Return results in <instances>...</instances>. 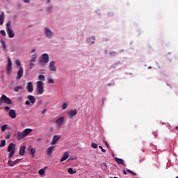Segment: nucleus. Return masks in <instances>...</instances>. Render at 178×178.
I'll return each mask as SVG.
<instances>
[{
	"label": "nucleus",
	"instance_id": "nucleus-1",
	"mask_svg": "<svg viewBox=\"0 0 178 178\" xmlns=\"http://www.w3.org/2000/svg\"><path fill=\"white\" fill-rule=\"evenodd\" d=\"M49 62V56L47 54H43L42 58L39 60L40 66H44Z\"/></svg>",
	"mask_w": 178,
	"mask_h": 178
},
{
	"label": "nucleus",
	"instance_id": "nucleus-2",
	"mask_svg": "<svg viewBox=\"0 0 178 178\" xmlns=\"http://www.w3.org/2000/svg\"><path fill=\"white\" fill-rule=\"evenodd\" d=\"M37 84V92L39 95L44 94V82L38 81L36 82Z\"/></svg>",
	"mask_w": 178,
	"mask_h": 178
},
{
	"label": "nucleus",
	"instance_id": "nucleus-3",
	"mask_svg": "<svg viewBox=\"0 0 178 178\" xmlns=\"http://www.w3.org/2000/svg\"><path fill=\"white\" fill-rule=\"evenodd\" d=\"M26 98L29 100L25 102V105H34V104H35V97L33 95H29L26 97Z\"/></svg>",
	"mask_w": 178,
	"mask_h": 178
},
{
	"label": "nucleus",
	"instance_id": "nucleus-4",
	"mask_svg": "<svg viewBox=\"0 0 178 178\" xmlns=\"http://www.w3.org/2000/svg\"><path fill=\"white\" fill-rule=\"evenodd\" d=\"M0 101L4 102V104H6V105H12V100H10V98L8 97L5 95H3L0 97Z\"/></svg>",
	"mask_w": 178,
	"mask_h": 178
},
{
	"label": "nucleus",
	"instance_id": "nucleus-5",
	"mask_svg": "<svg viewBox=\"0 0 178 178\" xmlns=\"http://www.w3.org/2000/svg\"><path fill=\"white\" fill-rule=\"evenodd\" d=\"M12 72V60L10 58H8V64L6 66V73L8 76H10V73Z\"/></svg>",
	"mask_w": 178,
	"mask_h": 178
},
{
	"label": "nucleus",
	"instance_id": "nucleus-6",
	"mask_svg": "<svg viewBox=\"0 0 178 178\" xmlns=\"http://www.w3.org/2000/svg\"><path fill=\"white\" fill-rule=\"evenodd\" d=\"M36 61H37V55L33 54L32 56L31 60L29 61V69H33V67H34V66L35 65L34 63Z\"/></svg>",
	"mask_w": 178,
	"mask_h": 178
},
{
	"label": "nucleus",
	"instance_id": "nucleus-7",
	"mask_svg": "<svg viewBox=\"0 0 178 178\" xmlns=\"http://www.w3.org/2000/svg\"><path fill=\"white\" fill-rule=\"evenodd\" d=\"M44 35L45 37H47V38H52V37H54V33L51 32L49 28L45 27L44 28Z\"/></svg>",
	"mask_w": 178,
	"mask_h": 178
},
{
	"label": "nucleus",
	"instance_id": "nucleus-8",
	"mask_svg": "<svg viewBox=\"0 0 178 178\" xmlns=\"http://www.w3.org/2000/svg\"><path fill=\"white\" fill-rule=\"evenodd\" d=\"M23 73H24V70L23 67H21L17 73L16 80H20L23 77Z\"/></svg>",
	"mask_w": 178,
	"mask_h": 178
},
{
	"label": "nucleus",
	"instance_id": "nucleus-9",
	"mask_svg": "<svg viewBox=\"0 0 178 178\" xmlns=\"http://www.w3.org/2000/svg\"><path fill=\"white\" fill-rule=\"evenodd\" d=\"M67 115L70 119H73L74 116L77 115V111L76 109H72L67 112Z\"/></svg>",
	"mask_w": 178,
	"mask_h": 178
},
{
	"label": "nucleus",
	"instance_id": "nucleus-10",
	"mask_svg": "<svg viewBox=\"0 0 178 178\" xmlns=\"http://www.w3.org/2000/svg\"><path fill=\"white\" fill-rule=\"evenodd\" d=\"M60 140V135H54L51 142V145H55Z\"/></svg>",
	"mask_w": 178,
	"mask_h": 178
},
{
	"label": "nucleus",
	"instance_id": "nucleus-11",
	"mask_svg": "<svg viewBox=\"0 0 178 178\" xmlns=\"http://www.w3.org/2000/svg\"><path fill=\"white\" fill-rule=\"evenodd\" d=\"M26 91H28V92H33L34 91V87L33 86V82H28L26 83Z\"/></svg>",
	"mask_w": 178,
	"mask_h": 178
},
{
	"label": "nucleus",
	"instance_id": "nucleus-12",
	"mask_svg": "<svg viewBox=\"0 0 178 178\" xmlns=\"http://www.w3.org/2000/svg\"><path fill=\"white\" fill-rule=\"evenodd\" d=\"M63 122H65V117H60L56 120V123L58 127H62V124H63Z\"/></svg>",
	"mask_w": 178,
	"mask_h": 178
},
{
	"label": "nucleus",
	"instance_id": "nucleus-13",
	"mask_svg": "<svg viewBox=\"0 0 178 178\" xmlns=\"http://www.w3.org/2000/svg\"><path fill=\"white\" fill-rule=\"evenodd\" d=\"M26 137L24 136V134L23 132L18 131L16 134V138L18 141H20L21 140H23Z\"/></svg>",
	"mask_w": 178,
	"mask_h": 178
},
{
	"label": "nucleus",
	"instance_id": "nucleus-14",
	"mask_svg": "<svg viewBox=\"0 0 178 178\" xmlns=\"http://www.w3.org/2000/svg\"><path fill=\"white\" fill-rule=\"evenodd\" d=\"M15 148H16V146L15 145V144L11 143L8 145V152H15Z\"/></svg>",
	"mask_w": 178,
	"mask_h": 178
},
{
	"label": "nucleus",
	"instance_id": "nucleus-15",
	"mask_svg": "<svg viewBox=\"0 0 178 178\" xmlns=\"http://www.w3.org/2000/svg\"><path fill=\"white\" fill-rule=\"evenodd\" d=\"M6 32L9 38H13V37H15V32H13L12 28L6 29Z\"/></svg>",
	"mask_w": 178,
	"mask_h": 178
},
{
	"label": "nucleus",
	"instance_id": "nucleus-16",
	"mask_svg": "<svg viewBox=\"0 0 178 178\" xmlns=\"http://www.w3.org/2000/svg\"><path fill=\"white\" fill-rule=\"evenodd\" d=\"M8 116L11 118V119H16V111L13 109L10 110Z\"/></svg>",
	"mask_w": 178,
	"mask_h": 178
},
{
	"label": "nucleus",
	"instance_id": "nucleus-17",
	"mask_svg": "<svg viewBox=\"0 0 178 178\" xmlns=\"http://www.w3.org/2000/svg\"><path fill=\"white\" fill-rule=\"evenodd\" d=\"M54 149H55V146H50L49 148H47V152L48 156H52V152H54Z\"/></svg>",
	"mask_w": 178,
	"mask_h": 178
},
{
	"label": "nucleus",
	"instance_id": "nucleus-18",
	"mask_svg": "<svg viewBox=\"0 0 178 178\" xmlns=\"http://www.w3.org/2000/svg\"><path fill=\"white\" fill-rule=\"evenodd\" d=\"M49 67L52 72H56V67H55V61H51L49 65Z\"/></svg>",
	"mask_w": 178,
	"mask_h": 178
},
{
	"label": "nucleus",
	"instance_id": "nucleus-19",
	"mask_svg": "<svg viewBox=\"0 0 178 178\" xmlns=\"http://www.w3.org/2000/svg\"><path fill=\"white\" fill-rule=\"evenodd\" d=\"M22 132L24 133V136L26 137V136H29L30 133L33 132V129L30 128L25 129Z\"/></svg>",
	"mask_w": 178,
	"mask_h": 178
},
{
	"label": "nucleus",
	"instance_id": "nucleus-20",
	"mask_svg": "<svg viewBox=\"0 0 178 178\" xmlns=\"http://www.w3.org/2000/svg\"><path fill=\"white\" fill-rule=\"evenodd\" d=\"M19 154L21 156H23L24 154H26V146L23 145L20 147Z\"/></svg>",
	"mask_w": 178,
	"mask_h": 178
},
{
	"label": "nucleus",
	"instance_id": "nucleus-21",
	"mask_svg": "<svg viewBox=\"0 0 178 178\" xmlns=\"http://www.w3.org/2000/svg\"><path fill=\"white\" fill-rule=\"evenodd\" d=\"M69 158V152H65L64 154L63 155V157L61 158L60 162H64V161H66Z\"/></svg>",
	"mask_w": 178,
	"mask_h": 178
},
{
	"label": "nucleus",
	"instance_id": "nucleus-22",
	"mask_svg": "<svg viewBox=\"0 0 178 178\" xmlns=\"http://www.w3.org/2000/svg\"><path fill=\"white\" fill-rule=\"evenodd\" d=\"M19 161H20V160L17 159V160L13 161L11 159H9L8 165H9V166H15V165H16V163H19Z\"/></svg>",
	"mask_w": 178,
	"mask_h": 178
},
{
	"label": "nucleus",
	"instance_id": "nucleus-23",
	"mask_svg": "<svg viewBox=\"0 0 178 178\" xmlns=\"http://www.w3.org/2000/svg\"><path fill=\"white\" fill-rule=\"evenodd\" d=\"M3 20H5V13L2 12L0 15V26L3 24Z\"/></svg>",
	"mask_w": 178,
	"mask_h": 178
},
{
	"label": "nucleus",
	"instance_id": "nucleus-24",
	"mask_svg": "<svg viewBox=\"0 0 178 178\" xmlns=\"http://www.w3.org/2000/svg\"><path fill=\"white\" fill-rule=\"evenodd\" d=\"M115 161L117 162V163H118V165H123L124 166L126 165L124 164V161H123L122 159L115 158Z\"/></svg>",
	"mask_w": 178,
	"mask_h": 178
},
{
	"label": "nucleus",
	"instance_id": "nucleus-25",
	"mask_svg": "<svg viewBox=\"0 0 178 178\" xmlns=\"http://www.w3.org/2000/svg\"><path fill=\"white\" fill-rule=\"evenodd\" d=\"M88 43L89 45H91L95 42V37H92L87 39Z\"/></svg>",
	"mask_w": 178,
	"mask_h": 178
},
{
	"label": "nucleus",
	"instance_id": "nucleus-26",
	"mask_svg": "<svg viewBox=\"0 0 178 178\" xmlns=\"http://www.w3.org/2000/svg\"><path fill=\"white\" fill-rule=\"evenodd\" d=\"M100 166L103 170H106L108 165H106V163H100Z\"/></svg>",
	"mask_w": 178,
	"mask_h": 178
},
{
	"label": "nucleus",
	"instance_id": "nucleus-27",
	"mask_svg": "<svg viewBox=\"0 0 178 178\" xmlns=\"http://www.w3.org/2000/svg\"><path fill=\"white\" fill-rule=\"evenodd\" d=\"M67 172L70 175H74L76 173V170H74L73 168H68Z\"/></svg>",
	"mask_w": 178,
	"mask_h": 178
},
{
	"label": "nucleus",
	"instance_id": "nucleus-28",
	"mask_svg": "<svg viewBox=\"0 0 178 178\" xmlns=\"http://www.w3.org/2000/svg\"><path fill=\"white\" fill-rule=\"evenodd\" d=\"M30 153H31V156H32V157H34V156L35 155V149L31 147V148L30 149Z\"/></svg>",
	"mask_w": 178,
	"mask_h": 178
},
{
	"label": "nucleus",
	"instance_id": "nucleus-29",
	"mask_svg": "<svg viewBox=\"0 0 178 178\" xmlns=\"http://www.w3.org/2000/svg\"><path fill=\"white\" fill-rule=\"evenodd\" d=\"M19 90H23V87L18 86L14 88L15 92H18Z\"/></svg>",
	"mask_w": 178,
	"mask_h": 178
},
{
	"label": "nucleus",
	"instance_id": "nucleus-30",
	"mask_svg": "<svg viewBox=\"0 0 178 178\" xmlns=\"http://www.w3.org/2000/svg\"><path fill=\"white\" fill-rule=\"evenodd\" d=\"M38 80H40V81H45V76L39 75L38 76Z\"/></svg>",
	"mask_w": 178,
	"mask_h": 178
},
{
	"label": "nucleus",
	"instance_id": "nucleus-31",
	"mask_svg": "<svg viewBox=\"0 0 178 178\" xmlns=\"http://www.w3.org/2000/svg\"><path fill=\"white\" fill-rule=\"evenodd\" d=\"M15 65H16L17 67H19L20 66H22V63H20V60H15Z\"/></svg>",
	"mask_w": 178,
	"mask_h": 178
},
{
	"label": "nucleus",
	"instance_id": "nucleus-32",
	"mask_svg": "<svg viewBox=\"0 0 178 178\" xmlns=\"http://www.w3.org/2000/svg\"><path fill=\"white\" fill-rule=\"evenodd\" d=\"M6 145V140H2L0 143V147H5Z\"/></svg>",
	"mask_w": 178,
	"mask_h": 178
},
{
	"label": "nucleus",
	"instance_id": "nucleus-33",
	"mask_svg": "<svg viewBox=\"0 0 178 178\" xmlns=\"http://www.w3.org/2000/svg\"><path fill=\"white\" fill-rule=\"evenodd\" d=\"M39 175H40L41 176H42V175L45 174V170L44 169H40L38 172Z\"/></svg>",
	"mask_w": 178,
	"mask_h": 178
},
{
	"label": "nucleus",
	"instance_id": "nucleus-34",
	"mask_svg": "<svg viewBox=\"0 0 178 178\" xmlns=\"http://www.w3.org/2000/svg\"><path fill=\"white\" fill-rule=\"evenodd\" d=\"M8 129V125L4 124L1 127V131H5Z\"/></svg>",
	"mask_w": 178,
	"mask_h": 178
},
{
	"label": "nucleus",
	"instance_id": "nucleus-35",
	"mask_svg": "<svg viewBox=\"0 0 178 178\" xmlns=\"http://www.w3.org/2000/svg\"><path fill=\"white\" fill-rule=\"evenodd\" d=\"M91 147L92 148H98V145L97 143H92Z\"/></svg>",
	"mask_w": 178,
	"mask_h": 178
},
{
	"label": "nucleus",
	"instance_id": "nucleus-36",
	"mask_svg": "<svg viewBox=\"0 0 178 178\" xmlns=\"http://www.w3.org/2000/svg\"><path fill=\"white\" fill-rule=\"evenodd\" d=\"M127 172L128 173H131V175H133V176H137V174L133 172V171H131V170H127Z\"/></svg>",
	"mask_w": 178,
	"mask_h": 178
},
{
	"label": "nucleus",
	"instance_id": "nucleus-37",
	"mask_svg": "<svg viewBox=\"0 0 178 178\" xmlns=\"http://www.w3.org/2000/svg\"><path fill=\"white\" fill-rule=\"evenodd\" d=\"M67 108V104L66 103H63V105H62V109L63 110H65Z\"/></svg>",
	"mask_w": 178,
	"mask_h": 178
},
{
	"label": "nucleus",
	"instance_id": "nucleus-38",
	"mask_svg": "<svg viewBox=\"0 0 178 178\" xmlns=\"http://www.w3.org/2000/svg\"><path fill=\"white\" fill-rule=\"evenodd\" d=\"M10 152V154L8 155V158H9V159H10V158H12L13 156L15 155V152Z\"/></svg>",
	"mask_w": 178,
	"mask_h": 178
},
{
	"label": "nucleus",
	"instance_id": "nucleus-39",
	"mask_svg": "<svg viewBox=\"0 0 178 178\" xmlns=\"http://www.w3.org/2000/svg\"><path fill=\"white\" fill-rule=\"evenodd\" d=\"M8 29H12L10 28V21H8L6 24V30H8Z\"/></svg>",
	"mask_w": 178,
	"mask_h": 178
},
{
	"label": "nucleus",
	"instance_id": "nucleus-40",
	"mask_svg": "<svg viewBox=\"0 0 178 178\" xmlns=\"http://www.w3.org/2000/svg\"><path fill=\"white\" fill-rule=\"evenodd\" d=\"M0 34H1V35L5 36V35H6V32H5L4 30H1V31H0Z\"/></svg>",
	"mask_w": 178,
	"mask_h": 178
},
{
	"label": "nucleus",
	"instance_id": "nucleus-41",
	"mask_svg": "<svg viewBox=\"0 0 178 178\" xmlns=\"http://www.w3.org/2000/svg\"><path fill=\"white\" fill-rule=\"evenodd\" d=\"M110 56H115L116 55V51H111L110 52Z\"/></svg>",
	"mask_w": 178,
	"mask_h": 178
},
{
	"label": "nucleus",
	"instance_id": "nucleus-42",
	"mask_svg": "<svg viewBox=\"0 0 178 178\" xmlns=\"http://www.w3.org/2000/svg\"><path fill=\"white\" fill-rule=\"evenodd\" d=\"M99 148L100 149H102V152H106V150L105 149H104V147H102V146L99 145Z\"/></svg>",
	"mask_w": 178,
	"mask_h": 178
},
{
	"label": "nucleus",
	"instance_id": "nucleus-43",
	"mask_svg": "<svg viewBox=\"0 0 178 178\" xmlns=\"http://www.w3.org/2000/svg\"><path fill=\"white\" fill-rule=\"evenodd\" d=\"M48 83H54V79H49L48 80Z\"/></svg>",
	"mask_w": 178,
	"mask_h": 178
},
{
	"label": "nucleus",
	"instance_id": "nucleus-44",
	"mask_svg": "<svg viewBox=\"0 0 178 178\" xmlns=\"http://www.w3.org/2000/svg\"><path fill=\"white\" fill-rule=\"evenodd\" d=\"M103 143H105V145H106L107 148H109V144H108V142L103 140Z\"/></svg>",
	"mask_w": 178,
	"mask_h": 178
},
{
	"label": "nucleus",
	"instance_id": "nucleus-45",
	"mask_svg": "<svg viewBox=\"0 0 178 178\" xmlns=\"http://www.w3.org/2000/svg\"><path fill=\"white\" fill-rule=\"evenodd\" d=\"M24 3H30V0H22Z\"/></svg>",
	"mask_w": 178,
	"mask_h": 178
},
{
	"label": "nucleus",
	"instance_id": "nucleus-46",
	"mask_svg": "<svg viewBox=\"0 0 178 178\" xmlns=\"http://www.w3.org/2000/svg\"><path fill=\"white\" fill-rule=\"evenodd\" d=\"M4 108L6 109V111H10V107L8 106H6L4 107Z\"/></svg>",
	"mask_w": 178,
	"mask_h": 178
},
{
	"label": "nucleus",
	"instance_id": "nucleus-47",
	"mask_svg": "<svg viewBox=\"0 0 178 178\" xmlns=\"http://www.w3.org/2000/svg\"><path fill=\"white\" fill-rule=\"evenodd\" d=\"M42 115H44V113H47V108H44L42 112Z\"/></svg>",
	"mask_w": 178,
	"mask_h": 178
},
{
	"label": "nucleus",
	"instance_id": "nucleus-48",
	"mask_svg": "<svg viewBox=\"0 0 178 178\" xmlns=\"http://www.w3.org/2000/svg\"><path fill=\"white\" fill-rule=\"evenodd\" d=\"M1 42L3 43V48H6V46L5 45V42L2 40Z\"/></svg>",
	"mask_w": 178,
	"mask_h": 178
},
{
	"label": "nucleus",
	"instance_id": "nucleus-49",
	"mask_svg": "<svg viewBox=\"0 0 178 178\" xmlns=\"http://www.w3.org/2000/svg\"><path fill=\"white\" fill-rule=\"evenodd\" d=\"M122 173H123V175H127V172L124 170H122Z\"/></svg>",
	"mask_w": 178,
	"mask_h": 178
},
{
	"label": "nucleus",
	"instance_id": "nucleus-50",
	"mask_svg": "<svg viewBox=\"0 0 178 178\" xmlns=\"http://www.w3.org/2000/svg\"><path fill=\"white\" fill-rule=\"evenodd\" d=\"M50 2H51V0H46L47 3H50Z\"/></svg>",
	"mask_w": 178,
	"mask_h": 178
},
{
	"label": "nucleus",
	"instance_id": "nucleus-51",
	"mask_svg": "<svg viewBox=\"0 0 178 178\" xmlns=\"http://www.w3.org/2000/svg\"><path fill=\"white\" fill-rule=\"evenodd\" d=\"M51 9H52V7H50L47 9L48 12H51Z\"/></svg>",
	"mask_w": 178,
	"mask_h": 178
},
{
	"label": "nucleus",
	"instance_id": "nucleus-52",
	"mask_svg": "<svg viewBox=\"0 0 178 178\" xmlns=\"http://www.w3.org/2000/svg\"><path fill=\"white\" fill-rule=\"evenodd\" d=\"M34 52H35V49H33L31 50V54H33Z\"/></svg>",
	"mask_w": 178,
	"mask_h": 178
},
{
	"label": "nucleus",
	"instance_id": "nucleus-53",
	"mask_svg": "<svg viewBox=\"0 0 178 178\" xmlns=\"http://www.w3.org/2000/svg\"><path fill=\"white\" fill-rule=\"evenodd\" d=\"M6 140H8V139L9 138V135H7V136H6Z\"/></svg>",
	"mask_w": 178,
	"mask_h": 178
},
{
	"label": "nucleus",
	"instance_id": "nucleus-54",
	"mask_svg": "<svg viewBox=\"0 0 178 178\" xmlns=\"http://www.w3.org/2000/svg\"><path fill=\"white\" fill-rule=\"evenodd\" d=\"M41 140L42 139L40 138H39L37 139V141H41Z\"/></svg>",
	"mask_w": 178,
	"mask_h": 178
},
{
	"label": "nucleus",
	"instance_id": "nucleus-55",
	"mask_svg": "<svg viewBox=\"0 0 178 178\" xmlns=\"http://www.w3.org/2000/svg\"><path fill=\"white\" fill-rule=\"evenodd\" d=\"M143 162V160H139V163H141Z\"/></svg>",
	"mask_w": 178,
	"mask_h": 178
},
{
	"label": "nucleus",
	"instance_id": "nucleus-56",
	"mask_svg": "<svg viewBox=\"0 0 178 178\" xmlns=\"http://www.w3.org/2000/svg\"><path fill=\"white\" fill-rule=\"evenodd\" d=\"M143 152H145V150L144 149H142Z\"/></svg>",
	"mask_w": 178,
	"mask_h": 178
},
{
	"label": "nucleus",
	"instance_id": "nucleus-57",
	"mask_svg": "<svg viewBox=\"0 0 178 178\" xmlns=\"http://www.w3.org/2000/svg\"><path fill=\"white\" fill-rule=\"evenodd\" d=\"M2 102H3L0 100V105H1Z\"/></svg>",
	"mask_w": 178,
	"mask_h": 178
},
{
	"label": "nucleus",
	"instance_id": "nucleus-58",
	"mask_svg": "<svg viewBox=\"0 0 178 178\" xmlns=\"http://www.w3.org/2000/svg\"><path fill=\"white\" fill-rule=\"evenodd\" d=\"M105 101V99H103L102 102H103V104H104V102Z\"/></svg>",
	"mask_w": 178,
	"mask_h": 178
},
{
	"label": "nucleus",
	"instance_id": "nucleus-59",
	"mask_svg": "<svg viewBox=\"0 0 178 178\" xmlns=\"http://www.w3.org/2000/svg\"><path fill=\"white\" fill-rule=\"evenodd\" d=\"M114 178H119V177H115Z\"/></svg>",
	"mask_w": 178,
	"mask_h": 178
},
{
	"label": "nucleus",
	"instance_id": "nucleus-60",
	"mask_svg": "<svg viewBox=\"0 0 178 178\" xmlns=\"http://www.w3.org/2000/svg\"><path fill=\"white\" fill-rule=\"evenodd\" d=\"M108 86H111V83H108Z\"/></svg>",
	"mask_w": 178,
	"mask_h": 178
},
{
	"label": "nucleus",
	"instance_id": "nucleus-61",
	"mask_svg": "<svg viewBox=\"0 0 178 178\" xmlns=\"http://www.w3.org/2000/svg\"><path fill=\"white\" fill-rule=\"evenodd\" d=\"M176 178H178V176Z\"/></svg>",
	"mask_w": 178,
	"mask_h": 178
}]
</instances>
